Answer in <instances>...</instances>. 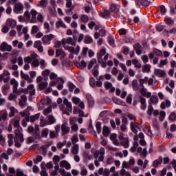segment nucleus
<instances>
[{
  "mask_svg": "<svg viewBox=\"0 0 176 176\" xmlns=\"http://www.w3.org/2000/svg\"><path fill=\"white\" fill-rule=\"evenodd\" d=\"M132 63L135 66V68H141V63L138 62V60L133 59L132 60Z\"/></svg>",
  "mask_w": 176,
  "mask_h": 176,
  "instance_id": "nucleus-52",
  "label": "nucleus"
},
{
  "mask_svg": "<svg viewBox=\"0 0 176 176\" xmlns=\"http://www.w3.org/2000/svg\"><path fill=\"white\" fill-rule=\"evenodd\" d=\"M163 162V158H162V157H160L157 160H155L153 162V166L155 167V168L159 167V166H160V164H162Z\"/></svg>",
  "mask_w": 176,
  "mask_h": 176,
  "instance_id": "nucleus-27",
  "label": "nucleus"
},
{
  "mask_svg": "<svg viewBox=\"0 0 176 176\" xmlns=\"http://www.w3.org/2000/svg\"><path fill=\"white\" fill-rule=\"evenodd\" d=\"M24 10V6L21 3H16L14 6L13 12L14 13L19 14L21 13Z\"/></svg>",
  "mask_w": 176,
  "mask_h": 176,
  "instance_id": "nucleus-6",
  "label": "nucleus"
},
{
  "mask_svg": "<svg viewBox=\"0 0 176 176\" xmlns=\"http://www.w3.org/2000/svg\"><path fill=\"white\" fill-rule=\"evenodd\" d=\"M118 139L121 142V145L124 146V148H127L129 146V138H124V133H120V135H118Z\"/></svg>",
  "mask_w": 176,
  "mask_h": 176,
  "instance_id": "nucleus-4",
  "label": "nucleus"
},
{
  "mask_svg": "<svg viewBox=\"0 0 176 176\" xmlns=\"http://www.w3.org/2000/svg\"><path fill=\"white\" fill-rule=\"evenodd\" d=\"M9 80H10V72L8 70H3V73L0 74V82L8 83Z\"/></svg>",
  "mask_w": 176,
  "mask_h": 176,
  "instance_id": "nucleus-2",
  "label": "nucleus"
},
{
  "mask_svg": "<svg viewBox=\"0 0 176 176\" xmlns=\"http://www.w3.org/2000/svg\"><path fill=\"white\" fill-rule=\"evenodd\" d=\"M32 67L36 68V67H39V60L38 59H34L32 60Z\"/></svg>",
  "mask_w": 176,
  "mask_h": 176,
  "instance_id": "nucleus-53",
  "label": "nucleus"
},
{
  "mask_svg": "<svg viewBox=\"0 0 176 176\" xmlns=\"http://www.w3.org/2000/svg\"><path fill=\"white\" fill-rule=\"evenodd\" d=\"M148 155V152L146 151V148H144L143 151H142V153H140V157L142 159H145L146 156Z\"/></svg>",
  "mask_w": 176,
  "mask_h": 176,
  "instance_id": "nucleus-56",
  "label": "nucleus"
},
{
  "mask_svg": "<svg viewBox=\"0 0 176 176\" xmlns=\"http://www.w3.org/2000/svg\"><path fill=\"white\" fill-rule=\"evenodd\" d=\"M47 118L49 122L48 124H54V123H56V118L53 115H49Z\"/></svg>",
  "mask_w": 176,
  "mask_h": 176,
  "instance_id": "nucleus-38",
  "label": "nucleus"
},
{
  "mask_svg": "<svg viewBox=\"0 0 176 176\" xmlns=\"http://www.w3.org/2000/svg\"><path fill=\"white\" fill-rule=\"evenodd\" d=\"M131 129L133 133L135 134H137L138 133V131L140 130V126H138V124L135 122H131Z\"/></svg>",
  "mask_w": 176,
  "mask_h": 176,
  "instance_id": "nucleus-19",
  "label": "nucleus"
},
{
  "mask_svg": "<svg viewBox=\"0 0 176 176\" xmlns=\"http://www.w3.org/2000/svg\"><path fill=\"white\" fill-rule=\"evenodd\" d=\"M84 42L87 44L93 43V38L90 36H85Z\"/></svg>",
  "mask_w": 176,
  "mask_h": 176,
  "instance_id": "nucleus-45",
  "label": "nucleus"
},
{
  "mask_svg": "<svg viewBox=\"0 0 176 176\" xmlns=\"http://www.w3.org/2000/svg\"><path fill=\"white\" fill-rule=\"evenodd\" d=\"M150 101L152 104H156L159 102V98H157V96L153 95L151 97Z\"/></svg>",
  "mask_w": 176,
  "mask_h": 176,
  "instance_id": "nucleus-39",
  "label": "nucleus"
},
{
  "mask_svg": "<svg viewBox=\"0 0 176 176\" xmlns=\"http://www.w3.org/2000/svg\"><path fill=\"white\" fill-rule=\"evenodd\" d=\"M44 28L45 30H46V34H49V32H50L51 30H50V24H49V23L45 22L44 23Z\"/></svg>",
  "mask_w": 176,
  "mask_h": 176,
  "instance_id": "nucleus-50",
  "label": "nucleus"
},
{
  "mask_svg": "<svg viewBox=\"0 0 176 176\" xmlns=\"http://www.w3.org/2000/svg\"><path fill=\"white\" fill-rule=\"evenodd\" d=\"M63 45H72V46H75L76 45V40L72 38V37H68L67 38H63L62 40Z\"/></svg>",
  "mask_w": 176,
  "mask_h": 176,
  "instance_id": "nucleus-8",
  "label": "nucleus"
},
{
  "mask_svg": "<svg viewBox=\"0 0 176 176\" xmlns=\"http://www.w3.org/2000/svg\"><path fill=\"white\" fill-rule=\"evenodd\" d=\"M39 31V28L38 25H34L32 28L31 34H36Z\"/></svg>",
  "mask_w": 176,
  "mask_h": 176,
  "instance_id": "nucleus-59",
  "label": "nucleus"
},
{
  "mask_svg": "<svg viewBox=\"0 0 176 176\" xmlns=\"http://www.w3.org/2000/svg\"><path fill=\"white\" fill-rule=\"evenodd\" d=\"M120 175L121 176H131L130 172L126 171V169L123 168H122V169L120 170Z\"/></svg>",
  "mask_w": 176,
  "mask_h": 176,
  "instance_id": "nucleus-37",
  "label": "nucleus"
},
{
  "mask_svg": "<svg viewBox=\"0 0 176 176\" xmlns=\"http://www.w3.org/2000/svg\"><path fill=\"white\" fill-rule=\"evenodd\" d=\"M154 75L158 78H166V76H167L166 71L162 69H155L154 70Z\"/></svg>",
  "mask_w": 176,
  "mask_h": 176,
  "instance_id": "nucleus-7",
  "label": "nucleus"
},
{
  "mask_svg": "<svg viewBox=\"0 0 176 176\" xmlns=\"http://www.w3.org/2000/svg\"><path fill=\"white\" fill-rule=\"evenodd\" d=\"M14 142H23L24 141V138L23 137V135H16L14 138Z\"/></svg>",
  "mask_w": 176,
  "mask_h": 176,
  "instance_id": "nucleus-32",
  "label": "nucleus"
},
{
  "mask_svg": "<svg viewBox=\"0 0 176 176\" xmlns=\"http://www.w3.org/2000/svg\"><path fill=\"white\" fill-rule=\"evenodd\" d=\"M13 47L12 45H8L6 42H3L0 45V50L1 52H12Z\"/></svg>",
  "mask_w": 176,
  "mask_h": 176,
  "instance_id": "nucleus-5",
  "label": "nucleus"
},
{
  "mask_svg": "<svg viewBox=\"0 0 176 176\" xmlns=\"http://www.w3.org/2000/svg\"><path fill=\"white\" fill-rule=\"evenodd\" d=\"M21 78L26 80L28 83H32V78H30L28 74H25L23 71H21Z\"/></svg>",
  "mask_w": 176,
  "mask_h": 176,
  "instance_id": "nucleus-13",
  "label": "nucleus"
},
{
  "mask_svg": "<svg viewBox=\"0 0 176 176\" xmlns=\"http://www.w3.org/2000/svg\"><path fill=\"white\" fill-rule=\"evenodd\" d=\"M16 113H17V109L14 108V107H10L9 113L10 118H13Z\"/></svg>",
  "mask_w": 176,
  "mask_h": 176,
  "instance_id": "nucleus-30",
  "label": "nucleus"
},
{
  "mask_svg": "<svg viewBox=\"0 0 176 176\" xmlns=\"http://www.w3.org/2000/svg\"><path fill=\"white\" fill-rule=\"evenodd\" d=\"M60 167H65L66 170L71 169V164L67 160H63L59 163Z\"/></svg>",
  "mask_w": 176,
  "mask_h": 176,
  "instance_id": "nucleus-17",
  "label": "nucleus"
},
{
  "mask_svg": "<svg viewBox=\"0 0 176 176\" xmlns=\"http://www.w3.org/2000/svg\"><path fill=\"white\" fill-rule=\"evenodd\" d=\"M136 5L138 6H144L145 8H146V6H149V5H151V2L148 0H133Z\"/></svg>",
  "mask_w": 176,
  "mask_h": 176,
  "instance_id": "nucleus-9",
  "label": "nucleus"
},
{
  "mask_svg": "<svg viewBox=\"0 0 176 176\" xmlns=\"http://www.w3.org/2000/svg\"><path fill=\"white\" fill-rule=\"evenodd\" d=\"M142 71L144 73L148 74V72L151 71V65H144L142 67Z\"/></svg>",
  "mask_w": 176,
  "mask_h": 176,
  "instance_id": "nucleus-34",
  "label": "nucleus"
},
{
  "mask_svg": "<svg viewBox=\"0 0 176 176\" xmlns=\"http://www.w3.org/2000/svg\"><path fill=\"white\" fill-rule=\"evenodd\" d=\"M120 6L117 4H111L109 8V12H119Z\"/></svg>",
  "mask_w": 176,
  "mask_h": 176,
  "instance_id": "nucleus-31",
  "label": "nucleus"
},
{
  "mask_svg": "<svg viewBox=\"0 0 176 176\" xmlns=\"http://www.w3.org/2000/svg\"><path fill=\"white\" fill-rule=\"evenodd\" d=\"M52 111V106H50L47 109H43V113L46 116L49 115V113H51Z\"/></svg>",
  "mask_w": 176,
  "mask_h": 176,
  "instance_id": "nucleus-43",
  "label": "nucleus"
},
{
  "mask_svg": "<svg viewBox=\"0 0 176 176\" xmlns=\"http://www.w3.org/2000/svg\"><path fill=\"white\" fill-rule=\"evenodd\" d=\"M47 87V82H41L38 83V89L40 90H45Z\"/></svg>",
  "mask_w": 176,
  "mask_h": 176,
  "instance_id": "nucleus-36",
  "label": "nucleus"
},
{
  "mask_svg": "<svg viewBox=\"0 0 176 176\" xmlns=\"http://www.w3.org/2000/svg\"><path fill=\"white\" fill-rule=\"evenodd\" d=\"M8 120V111L0 110V122H2V120Z\"/></svg>",
  "mask_w": 176,
  "mask_h": 176,
  "instance_id": "nucleus-22",
  "label": "nucleus"
},
{
  "mask_svg": "<svg viewBox=\"0 0 176 176\" xmlns=\"http://www.w3.org/2000/svg\"><path fill=\"white\" fill-rule=\"evenodd\" d=\"M10 83L11 86H13L12 93L15 94H19V96H20V94H21V91L17 90V87H19V82H17V80H16L14 78H12L10 81Z\"/></svg>",
  "mask_w": 176,
  "mask_h": 176,
  "instance_id": "nucleus-3",
  "label": "nucleus"
},
{
  "mask_svg": "<svg viewBox=\"0 0 176 176\" xmlns=\"http://www.w3.org/2000/svg\"><path fill=\"white\" fill-rule=\"evenodd\" d=\"M8 142L9 146H12L13 145V138H14L13 135L9 134L8 135Z\"/></svg>",
  "mask_w": 176,
  "mask_h": 176,
  "instance_id": "nucleus-46",
  "label": "nucleus"
},
{
  "mask_svg": "<svg viewBox=\"0 0 176 176\" xmlns=\"http://www.w3.org/2000/svg\"><path fill=\"white\" fill-rule=\"evenodd\" d=\"M67 145V140H64L63 142H58L56 144L58 149H62L63 146Z\"/></svg>",
  "mask_w": 176,
  "mask_h": 176,
  "instance_id": "nucleus-54",
  "label": "nucleus"
},
{
  "mask_svg": "<svg viewBox=\"0 0 176 176\" xmlns=\"http://www.w3.org/2000/svg\"><path fill=\"white\" fill-rule=\"evenodd\" d=\"M87 98L88 100V104L89 108H93V106L94 105V99L93 98V96L90 94L87 95Z\"/></svg>",
  "mask_w": 176,
  "mask_h": 176,
  "instance_id": "nucleus-26",
  "label": "nucleus"
},
{
  "mask_svg": "<svg viewBox=\"0 0 176 176\" xmlns=\"http://www.w3.org/2000/svg\"><path fill=\"white\" fill-rule=\"evenodd\" d=\"M12 46L14 47H18V49H23L24 47V43L19 42V40H14L12 41Z\"/></svg>",
  "mask_w": 176,
  "mask_h": 176,
  "instance_id": "nucleus-20",
  "label": "nucleus"
},
{
  "mask_svg": "<svg viewBox=\"0 0 176 176\" xmlns=\"http://www.w3.org/2000/svg\"><path fill=\"white\" fill-rule=\"evenodd\" d=\"M132 87L133 89L135 91H138V90H140V87H138V81L137 80H133L132 81Z\"/></svg>",
  "mask_w": 176,
  "mask_h": 176,
  "instance_id": "nucleus-33",
  "label": "nucleus"
},
{
  "mask_svg": "<svg viewBox=\"0 0 176 176\" xmlns=\"http://www.w3.org/2000/svg\"><path fill=\"white\" fill-rule=\"evenodd\" d=\"M71 152L72 155H78L79 153V144H74Z\"/></svg>",
  "mask_w": 176,
  "mask_h": 176,
  "instance_id": "nucleus-28",
  "label": "nucleus"
},
{
  "mask_svg": "<svg viewBox=\"0 0 176 176\" xmlns=\"http://www.w3.org/2000/svg\"><path fill=\"white\" fill-rule=\"evenodd\" d=\"M107 54V50L105 48L100 50V52L97 54L98 61H102V56Z\"/></svg>",
  "mask_w": 176,
  "mask_h": 176,
  "instance_id": "nucleus-21",
  "label": "nucleus"
},
{
  "mask_svg": "<svg viewBox=\"0 0 176 176\" xmlns=\"http://www.w3.org/2000/svg\"><path fill=\"white\" fill-rule=\"evenodd\" d=\"M138 142H135L133 143V146L131 148V152H135V151H137V148H138Z\"/></svg>",
  "mask_w": 176,
  "mask_h": 176,
  "instance_id": "nucleus-61",
  "label": "nucleus"
},
{
  "mask_svg": "<svg viewBox=\"0 0 176 176\" xmlns=\"http://www.w3.org/2000/svg\"><path fill=\"white\" fill-rule=\"evenodd\" d=\"M75 89H76V87L75 86V85H74V83L72 82L69 83V91L71 93H72V91H74Z\"/></svg>",
  "mask_w": 176,
  "mask_h": 176,
  "instance_id": "nucleus-60",
  "label": "nucleus"
},
{
  "mask_svg": "<svg viewBox=\"0 0 176 176\" xmlns=\"http://www.w3.org/2000/svg\"><path fill=\"white\" fill-rule=\"evenodd\" d=\"M87 52H89V47H84L82 49L81 56L82 57H86V56H87Z\"/></svg>",
  "mask_w": 176,
  "mask_h": 176,
  "instance_id": "nucleus-58",
  "label": "nucleus"
},
{
  "mask_svg": "<svg viewBox=\"0 0 176 176\" xmlns=\"http://www.w3.org/2000/svg\"><path fill=\"white\" fill-rule=\"evenodd\" d=\"M8 100L10 101H16L17 100V96L14 93L10 94L8 96Z\"/></svg>",
  "mask_w": 176,
  "mask_h": 176,
  "instance_id": "nucleus-48",
  "label": "nucleus"
},
{
  "mask_svg": "<svg viewBox=\"0 0 176 176\" xmlns=\"http://www.w3.org/2000/svg\"><path fill=\"white\" fill-rule=\"evenodd\" d=\"M41 116V113H38L34 116H30V122L32 123H34V122H35V120H38V119H39V117Z\"/></svg>",
  "mask_w": 176,
  "mask_h": 176,
  "instance_id": "nucleus-40",
  "label": "nucleus"
},
{
  "mask_svg": "<svg viewBox=\"0 0 176 176\" xmlns=\"http://www.w3.org/2000/svg\"><path fill=\"white\" fill-rule=\"evenodd\" d=\"M148 163H149V161H148V160H145L144 162L142 161V160L141 159H139L138 160V166L142 167L143 170H145V168H146V166H148Z\"/></svg>",
  "mask_w": 176,
  "mask_h": 176,
  "instance_id": "nucleus-14",
  "label": "nucleus"
},
{
  "mask_svg": "<svg viewBox=\"0 0 176 176\" xmlns=\"http://www.w3.org/2000/svg\"><path fill=\"white\" fill-rule=\"evenodd\" d=\"M133 49L136 52L138 56H141V54H142V46H141V44L139 43H137L133 45Z\"/></svg>",
  "mask_w": 176,
  "mask_h": 176,
  "instance_id": "nucleus-12",
  "label": "nucleus"
},
{
  "mask_svg": "<svg viewBox=\"0 0 176 176\" xmlns=\"http://www.w3.org/2000/svg\"><path fill=\"white\" fill-rule=\"evenodd\" d=\"M175 120H176L175 113H171L169 116V120H170L171 122H175Z\"/></svg>",
  "mask_w": 176,
  "mask_h": 176,
  "instance_id": "nucleus-64",
  "label": "nucleus"
},
{
  "mask_svg": "<svg viewBox=\"0 0 176 176\" xmlns=\"http://www.w3.org/2000/svg\"><path fill=\"white\" fill-rule=\"evenodd\" d=\"M127 130V125L125 124H122L120 126V129L118 131V135H120V134H124V133H126V131Z\"/></svg>",
  "mask_w": 176,
  "mask_h": 176,
  "instance_id": "nucleus-29",
  "label": "nucleus"
},
{
  "mask_svg": "<svg viewBox=\"0 0 176 176\" xmlns=\"http://www.w3.org/2000/svg\"><path fill=\"white\" fill-rule=\"evenodd\" d=\"M109 133H111V131H109V128H108V126H104L102 131V134L104 137H108V135H109Z\"/></svg>",
  "mask_w": 176,
  "mask_h": 176,
  "instance_id": "nucleus-35",
  "label": "nucleus"
},
{
  "mask_svg": "<svg viewBox=\"0 0 176 176\" xmlns=\"http://www.w3.org/2000/svg\"><path fill=\"white\" fill-rule=\"evenodd\" d=\"M6 25L10 27L11 28H15L17 25V22L12 19H8L6 21Z\"/></svg>",
  "mask_w": 176,
  "mask_h": 176,
  "instance_id": "nucleus-18",
  "label": "nucleus"
},
{
  "mask_svg": "<svg viewBox=\"0 0 176 176\" xmlns=\"http://www.w3.org/2000/svg\"><path fill=\"white\" fill-rule=\"evenodd\" d=\"M36 14H38V12L35 10H31L30 12L28 11H25L24 13V16L28 20H30V23H36Z\"/></svg>",
  "mask_w": 176,
  "mask_h": 176,
  "instance_id": "nucleus-1",
  "label": "nucleus"
},
{
  "mask_svg": "<svg viewBox=\"0 0 176 176\" xmlns=\"http://www.w3.org/2000/svg\"><path fill=\"white\" fill-rule=\"evenodd\" d=\"M140 102L141 104V109L143 111H145L146 109V99L145 98L142 97V96H139Z\"/></svg>",
  "mask_w": 176,
  "mask_h": 176,
  "instance_id": "nucleus-15",
  "label": "nucleus"
},
{
  "mask_svg": "<svg viewBox=\"0 0 176 176\" xmlns=\"http://www.w3.org/2000/svg\"><path fill=\"white\" fill-rule=\"evenodd\" d=\"M78 141H79V139L78 138V135H73L72 138V144L78 145V144H76V142H78Z\"/></svg>",
  "mask_w": 176,
  "mask_h": 176,
  "instance_id": "nucleus-49",
  "label": "nucleus"
},
{
  "mask_svg": "<svg viewBox=\"0 0 176 176\" xmlns=\"http://www.w3.org/2000/svg\"><path fill=\"white\" fill-rule=\"evenodd\" d=\"M96 128L98 134H100V133H101V122H97L96 124Z\"/></svg>",
  "mask_w": 176,
  "mask_h": 176,
  "instance_id": "nucleus-57",
  "label": "nucleus"
},
{
  "mask_svg": "<svg viewBox=\"0 0 176 176\" xmlns=\"http://www.w3.org/2000/svg\"><path fill=\"white\" fill-rule=\"evenodd\" d=\"M81 21H82V23H87V21H89V16L87 15L82 14L81 16Z\"/></svg>",
  "mask_w": 176,
  "mask_h": 176,
  "instance_id": "nucleus-62",
  "label": "nucleus"
},
{
  "mask_svg": "<svg viewBox=\"0 0 176 176\" xmlns=\"http://www.w3.org/2000/svg\"><path fill=\"white\" fill-rule=\"evenodd\" d=\"M160 10L162 16H164L166 13H167V9H166V7L164 5L160 6Z\"/></svg>",
  "mask_w": 176,
  "mask_h": 176,
  "instance_id": "nucleus-42",
  "label": "nucleus"
},
{
  "mask_svg": "<svg viewBox=\"0 0 176 176\" xmlns=\"http://www.w3.org/2000/svg\"><path fill=\"white\" fill-rule=\"evenodd\" d=\"M69 126H67L65 124H62L61 125V131H62V135H67L68 133L70 131Z\"/></svg>",
  "mask_w": 176,
  "mask_h": 176,
  "instance_id": "nucleus-16",
  "label": "nucleus"
},
{
  "mask_svg": "<svg viewBox=\"0 0 176 176\" xmlns=\"http://www.w3.org/2000/svg\"><path fill=\"white\" fill-rule=\"evenodd\" d=\"M153 52L155 56H162L163 55V52H162V51H160V50H157L156 48H154L153 50Z\"/></svg>",
  "mask_w": 176,
  "mask_h": 176,
  "instance_id": "nucleus-51",
  "label": "nucleus"
},
{
  "mask_svg": "<svg viewBox=\"0 0 176 176\" xmlns=\"http://www.w3.org/2000/svg\"><path fill=\"white\" fill-rule=\"evenodd\" d=\"M27 90L30 94V96H35L36 91L34 89V85L32 84H30L28 86Z\"/></svg>",
  "mask_w": 176,
  "mask_h": 176,
  "instance_id": "nucleus-25",
  "label": "nucleus"
},
{
  "mask_svg": "<svg viewBox=\"0 0 176 176\" xmlns=\"http://www.w3.org/2000/svg\"><path fill=\"white\" fill-rule=\"evenodd\" d=\"M40 174L41 176H49V174H47L46 173V168H45V167L41 168V171Z\"/></svg>",
  "mask_w": 176,
  "mask_h": 176,
  "instance_id": "nucleus-63",
  "label": "nucleus"
},
{
  "mask_svg": "<svg viewBox=\"0 0 176 176\" xmlns=\"http://www.w3.org/2000/svg\"><path fill=\"white\" fill-rule=\"evenodd\" d=\"M74 65L80 69H83V68H86L87 67L86 62H85V60H81L80 63L75 62Z\"/></svg>",
  "mask_w": 176,
  "mask_h": 176,
  "instance_id": "nucleus-24",
  "label": "nucleus"
},
{
  "mask_svg": "<svg viewBox=\"0 0 176 176\" xmlns=\"http://www.w3.org/2000/svg\"><path fill=\"white\" fill-rule=\"evenodd\" d=\"M54 34H52L44 35L42 38V41L43 42V43H50V41H52V39H54Z\"/></svg>",
  "mask_w": 176,
  "mask_h": 176,
  "instance_id": "nucleus-10",
  "label": "nucleus"
},
{
  "mask_svg": "<svg viewBox=\"0 0 176 176\" xmlns=\"http://www.w3.org/2000/svg\"><path fill=\"white\" fill-rule=\"evenodd\" d=\"M56 28H64L66 30L67 25H65V23H64V22L59 19L58 21L56 22Z\"/></svg>",
  "mask_w": 176,
  "mask_h": 176,
  "instance_id": "nucleus-23",
  "label": "nucleus"
},
{
  "mask_svg": "<svg viewBox=\"0 0 176 176\" xmlns=\"http://www.w3.org/2000/svg\"><path fill=\"white\" fill-rule=\"evenodd\" d=\"M164 22L169 27H171L174 24V20L171 19V18H166L164 19Z\"/></svg>",
  "mask_w": 176,
  "mask_h": 176,
  "instance_id": "nucleus-41",
  "label": "nucleus"
},
{
  "mask_svg": "<svg viewBox=\"0 0 176 176\" xmlns=\"http://www.w3.org/2000/svg\"><path fill=\"white\" fill-rule=\"evenodd\" d=\"M139 91L143 97H146V89L145 87H140Z\"/></svg>",
  "mask_w": 176,
  "mask_h": 176,
  "instance_id": "nucleus-47",
  "label": "nucleus"
},
{
  "mask_svg": "<svg viewBox=\"0 0 176 176\" xmlns=\"http://www.w3.org/2000/svg\"><path fill=\"white\" fill-rule=\"evenodd\" d=\"M47 135H49V129H45L41 131V137L43 138H47Z\"/></svg>",
  "mask_w": 176,
  "mask_h": 176,
  "instance_id": "nucleus-44",
  "label": "nucleus"
},
{
  "mask_svg": "<svg viewBox=\"0 0 176 176\" xmlns=\"http://www.w3.org/2000/svg\"><path fill=\"white\" fill-rule=\"evenodd\" d=\"M62 105H65L66 111H68V112H72V103L68 101V99L65 98L63 100V104Z\"/></svg>",
  "mask_w": 176,
  "mask_h": 176,
  "instance_id": "nucleus-11",
  "label": "nucleus"
},
{
  "mask_svg": "<svg viewBox=\"0 0 176 176\" xmlns=\"http://www.w3.org/2000/svg\"><path fill=\"white\" fill-rule=\"evenodd\" d=\"M153 112V107H152V104H149L148 107L147 114L148 115V116H151Z\"/></svg>",
  "mask_w": 176,
  "mask_h": 176,
  "instance_id": "nucleus-55",
  "label": "nucleus"
}]
</instances>
